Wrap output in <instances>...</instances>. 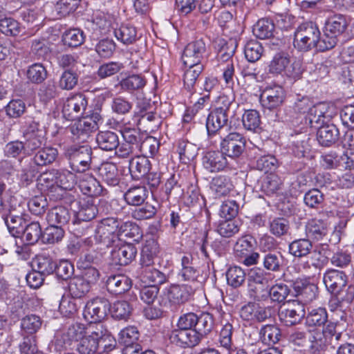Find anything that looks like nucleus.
Here are the masks:
<instances>
[{
    "label": "nucleus",
    "instance_id": "nucleus-59",
    "mask_svg": "<svg viewBox=\"0 0 354 354\" xmlns=\"http://www.w3.org/2000/svg\"><path fill=\"white\" fill-rule=\"evenodd\" d=\"M211 188L218 196H223L230 193L232 185L227 177L219 176L212 180Z\"/></svg>",
    "mask_w": 354,
    "mask_h": 354
},
{
    "label": "nucleus",
    "instance_id": "nucleus-43",
    "mask_svg": "<svg viewBox=\"0 0 354 354\" xmlns=\"http://www.w3.org/2000/svg\"><path fill=\"white\" fill-rule=\"evenodd\" d=\"M58 156V151L52 147H46L39 149L32 157L39 167L46 166L53 163Z\"/></svg>",
    "mask_w": 354,
    "mask_h": 354
},
{
    "label": "nucleus",
    "instance_id": "nucleus-9",
    "mask_svg": "<svg viewBox=\"0 0 354 354\" xmlns=\"http://www.w3.org/2000/svg\"><path fill=\"white\" fill-rule=\"evenodd\" d=\"M87 106L86 97L77 93L68 97L64 102L62 113L68 120H73L82 115Z\"/></svg>",
    "mask_w": 354,
    "mask_h": 354
},
{
    "label": "nucleus",
    "instance_id": "nucleus-35",
    "mask_svg": "<svg viewBox=\"0 0 354 354\" xmlns=\"http://www.w3.org/2000/svg\"><path fill=\"white\" fill-rule=\"evenodd\" d=\"M99 175L107 185L115 186L120 182V174L115 164L104 162L99 167Z\"/></svg>",
    "mask_w": 354,
    "mask_h": 354
},
{
    "label": "nucleus",
    "instance_id": "nucleus-23",
    "mask_svg": "<svg viewBox=\"0 0 354 354\" xmlns=\"http://www.w3.org/2000/svg\"><path fill=\"white\" fill-rule=\"evenodd\" d=\"M21 169L19 171V178L21 182L29 185L35 178L38 173V167H39L33 158H22L20 160Z\"/></svg>",
    "mask_w": 354,
    "mask_h": 354
},
{
    "label": "nucleus",
    "instance_id": "nucleus-24",
    "mask_svg": "<svg viewBox=\"0 0 354 354\" xmlns=\"http://www.w3.org/2000/svg\"><path fill=\"white\" fill-rule=\"evenodd\" d=\"M106 285L109 292L119 295L130 289L131 281L129 277L123 274L111 275L107 278Z\"/></svg>",
    "mask_w": 354,
    "mask_h": 354
},
{
    "label": "nucleus",
    "instance_id": "nucleus-29",
    "mask_svg": "<svg viewBox=\"0 0 354 354\" xmlns=\"http://www.w3.org/2000/svg\"><path fill=\"white\" fill-rule=\"evenodd\" d=\"M95 140L98 147L104 151H111L119 146V138L116 133L111 131H100Z\"/></svg>",
    "mask_w": 354,
    "mask_h": 354
},
{
    "label": "nucleus",
    "instance_id": "nucleus-49",
    "mask_svg": "<svg viewBox=\"0 0 354 354\" xmlns=\"http://www.w3.org/2000/svg\"><path fill=\"white\" fill-rule=\"evenodd\" d=\"M214 324L213 316L209 313H204L198 316L197 324L194 330L202 339L212 330Z\"/></svg>",
    "mask_w": 354,
    "mask_h": 354
},
{
    "label": "nucleus",
    "instance_id": "nucleus-60",
    "mask_svg": "<svg viewBox=\"0 0 354 354\" xmlns=\"http://www.w3.org/2000/svg\"><path fill=\"white\" fill-rule=\"evenodd\" d=\"M270 300L273 302H283L290 294L289 286L283 283H276L269 288Z\"/></svg>",
    "mask_w": 354,
    "mask_h": 354
},
{
    "label": "nucleus",
    "instance_id": "nucleus-32",
    "mask_svg": "<svg viewBox=\"0 0 354 354\" xmlns=\"http://www.w3.org/2000/svg\"><path fill=\"white\" fill-rule=\"evenodd\" d=\"M116 39L125 45L133 44L138 39L136 28L130 24H121L114 29Z\"/></svg>",
    "mask_w": 354,
    "mask_h": 354
},
{
    "label": "nucleus",
    "instance_id": "nucleus-7",
    "mask_svg": "<svg viewBox=\"0 0 354 354\" xmlns=\"http://www.w3.org/2000/svg\"><path fill=\"white\" fill-rule=\"evenodd\" d=\"M245 140L243 136L236 132H231L225 136L221 142L222 152L229 158H239L243 152Z\"/></svg>",
    "mask_w": 354,
    "mask_h": 354
},
{
    "label": "nucleus",
    "instance_id": "nucleus-27",
    "mask_svg": "<svg viewBox=\"0 0 354 354\" xmlns=\"http://www.w3.org/2000/svg\"><path fill=\"white\" fill-rule=\"evenodd\" d=\"M150 167V161L145 156L133 158L129 165L130 174L135 180L145 177L149 171Z\"/></svg>",
    "mask_w": 354,
    "mask_h": 354
},
{
    "label": "nucleus",
    "instance_id": "nucleus-22",
    "mask_svg": "<svg viewBox=\"0 0 354 354\" xmlns=\"http://www.w3.org/2000/svg\"><path fill=\"white\" fill-rule=\"evenodd\" d=\"M227 121L228 115L213 109L206 120V129L208 135L220 133L221 131L227 126Z\"/></svg>",
    "mask_w": 354,
    "mask_h": 354
},
{
    "label": "nucleus",
    "instance_id": "nucleus-18",
    "mask_svg": "<svg viewBox=\"0 0 354 354\" xmlns=\"http://www.w3.org/2000/svg\"><path fill=\"white\" fill-rule=\"evenodd\" d=\"M73 140L78 142H85L90 138L91 134L96 131V124L91 119L80 120L71 127Z\"/></svg>",
    "mask_w": 354,
    "mask_h": 354
},
{
    "label": "nucleus",
    "instance_id": "nucleus-56",
    "mask_svg": "<svg viewBox=\"0 0 354 354\" xmlns=\"http://www.w3.org/2000/svg\"><path fill=\"white\" fill-rule=\"evenodd\" d=\"M22 232L23 238L28 245L37 243L41 236V228L39 222H32L26 225Z\"/></svg>",
    "mask_w": 354,
    "mask_h": 354
},
{
    "label": "nucleus",
    "instance_id": "nucleus-34",
    "mask_svg": "<svg viewBox=\"0 0 354 354\" xmlns=\"http://www.w3.org/2000/svg\"><path fill=\"white\" fill-rule=\"evenodd\" d=\"M313 249V244L308 238L297 239L289 243L288 252L296 258L307 257Z\"/></svg>",
    "mask_w": 354,
    "mask_h": 354
},
{
    "label": "nucleus",
    "instance_id": "nucleus-53",
    "mask_svg": "<svg viewBox=\"0 0 354 354\" xmlns=\"http://www.w3.org/2000/svg\"><path fill=\"white\" fill-rule=\"evenodd\" d=\"M245 271L239 266H231L226 272L227 284L233 288L242 286L245 281Z\"/></svg>",
    "mask_w": 354,
    "mask_h": 354
},
{
    "label": "nucleus",
    "instance_id": "nucleus-51",
    "mask_svg": "<svg viewBox=\"0 0 354 354\" xmlns=\"http://www.w3.org/2000/svg\"><path fill=\"white\" fill-rule=\"evenodd\" d=\"M244 128L252 132H258L261 129V118L259 113L254 109L247 110L242 115Z\"/></svg>",
    "mask_w": 354,
    "mask_h": 354
},
{
    "label": "nucleus",
    "instance_id": "nucleus-4",
    "mask_svg": "<svg viewBox=\"0 0 354 354\" xmlns=\"http://www.w3.org/2000/svg\"><path fill=\"white\" fill-rule=\"evenodd\" d=\"M119 221L109 217L100 221L95 230V239L98 243L111 245L117 240Z\"/></svg>",
    "mask_w": 354,
    "mask_h": 354
},
{
    "label": "nucleus",
    "instance_id": "nucleus-39",
    "mask_svg": "<svg viewBox=\"0 0 354 354\" xmlns=\"http://www.w3.org/2000/svg\"><path fill=\"white\" fill-rule=\"evenodd\" d=\"M281 179L276 174L270 173L263 178L261 183V190L268 196H272L281 189Z\"/></svg>",
    "mask_w": 354,
    "mask_h": 354
},
{
    "label": "nucleus",
    "instance_id": "nucleus-26",
    "mask_svg": "<svg viewBox=\"0 0 354 354\" xmlns=\"http://www.w3.org/2000/svg\"><path fill=\"white\" fill-rule=\"evenodd\" d=\"M142 236V231L138 225L130 221H119L117 239H129L133 241L139 242Z\"/></svg>",
    "mask_w": 354,
    "mask_h": 354
},
{
    "label": "nucleus",
    "instance_id": "nucleus-52",
    "mask_svg": "<svg viewBox=\"0 0 354 354\" xmlns=\"http://www.w3.org/2000/svg\"><path fill=\"white\" fill-rule=\"evenodd\" d=\"M274 29V24L268 19H261L254 26L253 34L261 39L271 37Z\"/></svg>",
    "mask_w": 354,
    "mask_h": 354
},
{
    "label": "nucleus",
    "instance_id": "nucleus-12",
    "mask_svg": "<svg viewBox=\"0 0 354 354\" xmlns=\"http://www.w3.org/2000/svg\"><path fill=\"white\" fill-rule=\"evenodd\" d=\"M285 97L283 87L277 84L266 86L261 95L263 106L270 110L280 106Z\"/></svg>",
    "mask_w": 354,
    "mask_h": 354
},
{
    "label": "nucleus",
    "instance_id": "nucleus-5",
    "mask_svg": "<svg viewBox=\"0 0 354 354\" xmlns=\"http://www.w3.org/2000/svg\"><path fill=\"white\" fill-rule=\"evenodd\" d=\"M305 315L304 304L297 300L283 304L278 313L279 320L286 326H292L299 323Z\"/></svg>",
    "mask_w": 354,
    "mask_h": 354
},
{
    "label": "nucleus",
    "instance_id": "nucleus-20",
    "mask_svg": "<svg viewBox=\"0 0 354 354\" xmlns=\"http://www.w3.org/2000/svg\"><path fill=\"white\" fill-rule=\"evenodd\" d=\"M137 249L133 245L125 244L113 250L112 261L116 265L127 266L135 259Z\"/></svg>",
    "mask_w": 354,
    "mask_h": 354
},
{
    "label": "nucleus",
    "instance_id": "nucleus-61",
    "mask_svg": "<svg viewBox=\"0 0 354 354\" xmlns=\"http://www.w3.org/2000/svg\"><path fill=\"white\" fill-rule=\"evenodd\" d=\"M239 223L232 219H225L219 222L216 231L223 237L230 238L239 232Z\"/></svg>",
    "mask_w": 354,
    "mask_h": 354
},
{
    "label": "nucleus",
    "instance_id": "nucleus-48",
    "mask_svg": "<svg viewBox=\"0 0 354 354\" xmlns=\"http://www.w3.org/2000/svg\"><path fill=\"white\" fill-rule=\"evenodd\" d=\"M109 310L111 313L112 317L117 319H127L131 315L133 307L126 300H118L110 306Z\"/></svg>",
    "mask_w": 354,
    "mask_h": 354
},
{
    "label": "nucleus",
    "instance_id": "nucleus-16",
    "mask_svg": "<svg viewBox=\"0 0 354 354\" xmlns=\"http://www.w3.org/2000/svg\"><path fill=\"white\" fill-rule=\"evenodd\" d=\"M195 288L189 285H173L165 292L169 304L179 305L187 302L193 293Z\"/></svg>",
    "mask_w": 354,
    "mask_h": 354
},
{
    "label": "nucleus",
    "instance_id": "nucleus-62",
    "mask_svg": "<svg viewBox=\"0 0 354 354\" xmlns=\"http://www.w3.org/2000/svg\"><path fill=\"white\" fill-rule=\"evenodd\" d=\"M263 53L261 44L256 40L248 41L245 46L244 53L245 58L250 62L259 60Z\"/></svg>",
    "mask_w": 354,
    "mask_h": 354
},
{
    "label": "nucleus",
    "instance_id": "nucleus-63",
    "mask_svg": "<svg viewBox=\"0 0 354 354\" xmlns=\"http://www.w3.org/2000/svg\"><path fill=\"white\" fill-rule=\"evenodd\" d=\"M28 79L34 84H40L47 77V71L41 64H34L27 71Z\"/></svg>",
    "mask_w": 354,
    "mask_h": 354
},
{
    "label": "nucleus",
    "instance_id": "nucleus-36",
    "mask_svg": "<svg viewBox=\"0 0 354 354\" xmlns=\"http://www.w3.org/2000/svg\"><path fill=\"white\" fill-rule=\"evenodd\" d=\"M309 342L310 351L312 354H324L328 349V340L324 337V335L319 330H313L310 331Z\"/></svg>",
    "mask_w": 354,
    "mask_h": 354
},
{
    "label": "nucleus",
    "instance_id": "nucleus-40",
    "mask_svg": "<svg viewBox=\"0 0 354 354\" xmlns=\"http://www.w3.org/2000/svg\"><path fill=\"white\" fill-rule=\"evenodd\" d=\"M90 285L82 277H75L70 279L68 291L73 298H82L90 290Z\"/></svg>",
    "mask_w": 354,
    "mask_h": 354
},
{
    "label": "nucleus",
    "instance_id": "nucleus-17",
    "mask_svg": "<svg viewBox=\"0 0 354 354\" xmlns=\"http://www.w3.org/2000/svg\"><path fill=\"white\" fill-rule=\"evenodd\" d=\"M20 208V205H12L9 209V212H6L2 217L9 232L15 236L20 234L26 225V221L21 215Z\"/></svg>",
    "mask_w": 354,
    "mask_h": 354
},
{
    "label": "nucleus",
    "instance_id": "nucleus-45",
    "mask_svg": "<svg viewBox=\"0 0 354 354\" xmlns=\"http://www.w3.org/2000/svg\"><path fill=\"white\" fill-rule=\"evenodd\" d=\"M147 196V190L142 186L131 187L124 195L126 202L133 206H139L142 204Z\"/></svg>",
    "mask_w": 354,
    "mask_h": 354
},
{
    "label": "nucleus",
    "instance_id": "nucleus-2",
    "mask_svg": "<svg viewBox=\"0 0 354 354\" xmlns=\"http://www.w3.org/2000/svg\"><path fill=\"white\" fill-rule=\"evenodd\" d=\"M320 31L312 21H306L298 26L294 38V46L300 51H308L317 46Z\"/></svg>",
    "mask_w": 354,
    "mask_h": 354
},
{
    "label": "nucleus",
    "instance_id": "nucleus-21",
    "mask_svg": "<svg viewBox=\"0 0 354 354\" xmlns=\"http://www.w3.org/2000/svg\"><path fill=\"white\" fill-rule=\"evenodd\" d=\"M299 266L306 272L310 270H320L327 263V258L319 250H313L307 257H304Z\"/></svg>",
    "mask_w": 354,
    "mask_h": 354
},
{
    "label": "nucleus",
    "instance_id": "nucleus-50",
    "mask_svg": "<svg viewBox=\"0 0 354 354\" xmlns=\"http://www.w3.org/2000/svg\"><path fill=\"white\" fill-rule=\"evenodd\" d=\"M261 342L267 345H272L277 343L281 336L280 329L274 325H266L262 327L259 332Z\"/></svg>",
    "mask_w": 354,
    "mask_h": 354
},
{
    "label": "nucleus",
    "instance_id": "nucleus-3",
    "mask_svg": "<svg viewBox=\"0 0 354 354\" xmlns=\"http://www.w3.org/2000/svg\"><path fill=\"white\" fill-rule=\"evenodd\" d=\"M92 149L88 145H72L65 150V156L69 160L70 167L75 172H84L89 169L91 162Z\"/></svg>",
    "mask_w": 354,
    "mask_h": 354
},
{
    "label": "nucleus",
    "instance_id": "nucleus-28",
    "mask_svg": "<svg viewBox=\"0 0 354 354\" xmlns=\"http://www.w3.org/2000/svg\"><path fill=\"white\" fill-rule=\"evenodd\" d=\"M306 234L308 239L322 240L328 234L327 224L317 219H311L306 225Z\"/></svg>",
    "mask_w": 354,
    "mask_h": 354
},
{
    "label": "nucleus",
    "instance_id": "nucleus-1",
    "mask_svg": "<svg viewBox=\"0 0 354 354\" xmlns=\"http://www.w3.org/2000/svg\"><path fill=\"white\" fill-rule=\"evenodd\" d=\"M107 339L111 341V336L102 324L90 326L86 335L77 344V351L80 354H99L111 350L113 345L105 344Z\"/></svg>",
    "mask_w": 354,
    "mask_h": 354
},
{
    "label": "nucleus",
    "instance_id": "nucleus-11",
    "mask_svg": "<svg viewBox=\"0 0 354 354\" xmlns=\"http://www.w3.org/2000/svg\"><path fill=\"white\" fill-rule=\"evenodd\" d=\"M84 324L75 323L68 326L59 339H57V344L64 348H70L74 343L80 342L87 334L88 330Z\"/></svg>",
    "mask_w": 354,
    "mask_h": 354
},
{
    "label": "nucleus",
    "instance_id": "nucleus-57",
    "mask_svg": "<svg viewBox=\"0 0 354 354\" xmlns=\"http://www.w3.org/2000/svg\"><path fill=\"white\" fill-rule=\"evenodd\" d=\"M140 333L137 327L129 326L122 329L118 334V342L122 345L137 344Z\"/></svg>",
    "mask_w": 354,
    "mask_h": 354
},
{
    "label": "nucleus",
    "instance_id": "nucleus-55",
    "mask_svg": "<svg viewBox=\"0 0 354 354\" xmlns=\"http://www.w3.org/2000/svg\"><path fill=\"white\" fill-rule=\"evenodd\" d=\"M22 28L20 24L12 17L0 19V31L6 36L16 37L20 34Z\"/></svg>",
    "mask_w": 354,
    "mask_h": 354
},
{
    "label": "nucleus",
    "instance_id": "nucleus-13",
    "mask_svg": "<svg viewBox=\"0 0 354 354\" xmlns=\"http://www.w3.org/2000/svg\"><path fill=\"white\" fill-rule=\"evenodd\" d=\"M323 281L327 290L335 295L346 287L348 277L342 271L329 269L324 274Z\"/></svg>",
    "mask_w": 354,
    "mask_h": 354
},
{
    "label": "nucleus",
    "instance_id": "nucleus-54",
    "mask_svg": "<svg viewBox=\"0 0 354 354\" xmlns=\"http://www.w3.org/2000/svg\"><path fill=\"white\" fill-rule=\"evenodd\" d=\"M64 230L62 227L56 224L50 225L45 229L41 237L45 243L54 244L62 240Z\"/></svg>",
    "mask_w": 354,
    "mask_h": 354
},
{
    "label": "nucleus",
    "instance_id": "nucleus-44",
    "mask_svg": "<svg viewBox=\"0 0 354 354\" xmlns=\"http://www.w3.org/2000/svg\"><path fill=\"white\" fill-rule=\"evenodd\" d=\"M293 288L297 296H301L305 301H312L315 298L316 287L307 280H296L293 283Z\"/></svg>",
    "mask_w": 354,
    "mask_h": 354
},
{
    "label": "nucleus",
    "instance_id": "nucleus-42",
    "mask_svg": "<svg viewBox=\"0 0 354 354\" xmlns=\"http://www.w3.org/2000/svg\"><path fill=\"white\" fill-rule=\"evenodd\" d=\"M176 151L181 162L187 163L193 160L197 155V147L187 140H180L177 142Z\"/></svg>",
    "mask_w": 354,
    "mask_h": 354
},
{
    "label": "nucleus",
    "instance_id": "nucleus-10",
    "mask_svg": "<svg viewBox=\"0 0 354 354\" xmlns=\"http://www.w3.org/2000/svg\"><path fill=\"white\" fill-rule=\"evenodd\" d=\"M80 209L77 212V218L79 221H82V223L79 222L76 223L73 222L74 226L76 224L80 225L82 230H88L89 224L87 223L89 221L93 219L97 214L98 210L95 203V199L91 197H84L80 199Z\"/></svg>",
    "mask_w": 354,
    "mask_h": 354
},
{
    "label": "nucleus",
    "instance_id": "nucleus-25",
    "mask_svg": "<svg viewBox=\"0 0 354 354\" xmlns=\"http://www.w3.org/2000/svg\"><path fill=\"white\" fill-rule=\"evenodd\" d=\"M310 139L306 133H298L292 137V151L298 158L306 157L310 154L311 145Z\"/></svg>",
    "mask_w": 354,
    "mask_h": 354
},
{
    "label": "nucleus",
    "instance_id": "nucleus-46",
    "mask_svg": "<svg viewBox=\"0 0 354 354\" xmlns=\"http://www.w3.org/2000/svg\"><path fill=\"white\" fill-rule=\"evenodd\" d=\"M141 279L145 283H152L151 285L158 286L166 281V276L153 266L144 267L142 269Z\"/></svg>",
    "mask_w": 354,
    "mask_h": 354
},
{
    "label": "nucleus",
    "instance_id": "nucleus-64",
    "mask_svg": "<svg viewBox=\"0 0 354 354\" xmlns=\"http://www.w3.org/2000/svg\"><path fill=\"white\" fill-rule=\"evenodd\" d=\"M57 173L56 186L64 189H71L76 183L75 174L66 169L57 170Z\"/></svg>",
    "mask_w": 354,
    "mask_h": 354
},
{
    "label": "nucleus",
    "instance_id": "nucleus-41",
    "mask_svg": "<svg viewBox=\"0 0 354 354\" xmlns=\"http://www.w3.org/2000/svg\"><path fill=\"white\" fill-rule=\"evenodd\" d=\"M192 258L189 256H184L181 259L182 268L178 274L183 281L195 282L200 276L199 271L192 265Z\"/></svg>",
    "mask_w": 354,
    "mask_h": 354
},
{
    "label": "nucleus",
    "instance_id": "nucleus-8",
    "mask_svg": "<svg viewBox=\"0 0 354 354\" xmlns=\"http://www.w3.org/2000/svg\"><path fill=\"white\" fill-rule=\"evenodd\" d=\"M206 45L203 39H196L189 43L184 49L182 60L185 66L202 64L205 58Z\"/></svg>",
    "mask_w": 354,
    "mask_h": 354
},
{
    "label": "nucleus",
    "instance_id": "nucleus-6",
    "mask_svg": "<svg viewBox=\"0 0 354 354\" xmlns=\"http://www.w3.org/2000/svg\"><path fill=\"white\" fill-rule=\"evenodd\" d=\"M109 301L103 297H97L88 301L83 310V316L86 320L92 322H98L104 319L109 309Z\"/></svg>",
    "mask_w": 354,
    "mask_h": 354
},
{
    "label": "nucleus",
    "instance_id": "nucleus-30",
    "mask_svg": "<svg viewBox=\"0 0 354 354\" xmlns=\"http://www.w3.org/2000/svg\"><path fill=\"white\" fill-rule=\"evenodd\" d=\"M71 212L64 206L53 207L47 214L46 220L48 224L59 225L61 227L66 225L71 218Z\"/></svg>",
    "mask_w": 354,
    "mask_h": 354
},
{
    "label": "nucleus",
    "instance_id": "nucleus-14",
    "mask_svg": "<svg viewBox=\"0 0 354 354\" xmlns=\"http://www.w3.org/2000/svg\"><path fill=\"white\" fill-rule=\"evenodd\" d=\"M169 340L171 344L185 348L198 345L201 339L194 329L178 328L171 331L169 335Z\"/></svg>",
    "mask_w": 354,
    "mask_h": 354
},
{
    "label": "nucleus",
    "instance_id": "nucleus-33",
    "mask_svg": "<svg viewBox=\"0 0 354 354\" xmlns=\"http://www.w3.org/2000/svg\"><path fill=\"white\" fill-rule=\"evenodd\" d=\"M289 64L290 57L287 53H277L269 62L268 73L273 75H283Z\"/></svg>",
    "mask_w": 354,
    "mask_h": 354
},
{
    "label": "nucleus",
    "instance_id": "nucleus-19",
    "mask_svg": "<svg viewBox=\"0 0 354 354\" xmlns=\"http://www.w3.org/2000/svg\"><path fill=\"white\" fill-rule=\"evenodd\" d=\"M339 131L333 124H326L321 126L317 132V140L323 147H330L338 140Z\"/></svg>",
    "mask_w": 354,
    "mask_h": 354
},
{
    "label": "nucleus",
    "instance_id": "nucleus-47",
    "mask_svg": "<svg viewBox=\"0 0 354 354\" xmlns=\"http://www.w3.org/2000/svg\"><path fill=\"white\" fill-rule=\"evenodd\" d=\"M187 66L188 69L185 71L183 78L184 86L189 92L193 93L196 82L203 71V65L196 64Z\"/></svg>",
    "mask_w": 354,
    "mask_h": 354
},
{
    "label": "nucleus",
    "instance_id": "nucleus-58",
    "mask_svg": "<svg viewBox=\"0 0 354 354\" xmlns=\"http://www.w3.org/2000/svg\"><path fill=\"white\" fill-rule=\"evenodd\" d=\"M249 297L254 302H266L270 300L269 286L268 284L253 286L249 287Z\"/></svg>",
    "mask_w": 354,
    "mask_h": 354
},
{
    "label": "nucleus",
    "instance_id": "nucleus-38",
    "mask_svg": "<svg viewBox=\"0 0 354 354\" xmlns=\"http://www.w3.org/2000/svg\"><path fill=\"white\" fill-rule=\"evenodd\" d=\"M234 328L232 323L227 320L221 321V328L218 333V342L220 346L228 351L232 349V335Z\"/></svg>",
    "mask_w": 354,
    "mask_h": 354
},
{
    "label": "nucleus",
    "instance_id": "nucleus-37",
    "mask_svg": "<svg viewBox=\"0 0 354 354\" xmlns=\"http://www.w3.org/2000/svg\"><path fill=\"white\" fill-rule=\"evenodd\" d=\"M348 26L345 16L342 15H335L330 17L325 22L324 28L330 33L339 37L344 32Z\"/></svg>",
    "mask_w": 354,
    "mask_h": 354
},
{
    "label": "nucleus",
    "instance_id": "nucleus-15",
    "mask_svg": "<svg viewBox=\"0 0 354 354\" xmlns=\"http://www.w3.org/2000/svg\"><path fill=\"white\" fill-rule=\"evenodd\" d=\"M203 167L210 172H218L230 167L225 155L219 151H209L205 153L202 159Z\"/></svg>",
    "mask_w": 354,
    "mask_h": 354
},
{
    "label": "nucleus",
    "instance_id": "nucleus-31",
    "mask_svg": "<svg viewBox=\"0 0 354 354\" xmlns=\"http://www.w3.org/2000/svg\"><path fill=\"white\" fill-rule=\"evenodd\" d=\"M80 189L86 197L97 196L102 192L100 183L93 176L84 174L80 181Z\"/></svg>",
    "mask_w": 354,
    "mask_h": 354
}]
</instances>
